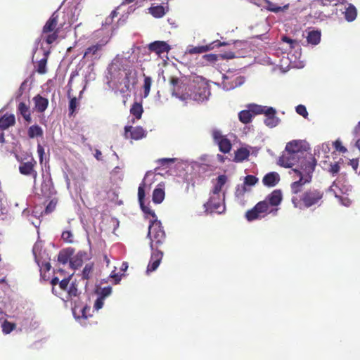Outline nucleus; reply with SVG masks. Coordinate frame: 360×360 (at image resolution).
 Here are the masks:
<instances>
[{
    "label": "nucleus",
    "instance_id": "obj_1",
    "mask_svg": "<svg viewBox=\"0 0 360 360\" xmlns=\"http://www.w3.org/2000/svg\"><path fill=\"white\" fill-rule=\"evenodd\" d=\"M285 149L302 158L301 159V170L292 169L299 179L292 182L290 184V188L293 191L297 192L300 188L301 182L311 181L312 174L316 165V160L312 154L307 151L308 147L306 142L302 140H293L288 142Z\"/></svg>",
    "mask_w": 360,
    "mask_h": 360
},
{
    "label": "nucleus",
    "instance_id": "obj_2",
    "mask_svg": "<svg viewBox=\"0 0 360 360\" xmlns=\"http://www.w3.org/2000/svg\"><path fill=\"white\" fill-rule=\"evenodd\" d=\"M169 83L172 86V95L181 101L197 100L202 94V88L205 89V82L201 77H195L189 82L176 77H171Z\"/></svg>",
    "mask_w": 360,
    "mask_h": 360
},
{
    "label": "nucleus",
    "instance_id": "obj_3",
    "mask_svg": "<svg viewBox=\"0 0 360 360\" xmlns=\"http://www.w3.org/2000/svg\"><path fill=\"white\" fill-rule=\"evenodd\" d=\"M310 181L301 182L299 191L295 192L291 189L293 195L291 199L294 207L298 209L320 207L323 202L324 191L321 188H310L302 191L303 186Z\"/></svg>",
    "mask_w": 360,
    "mask_h": 360
},
{
    "label": "nucleus",
    "instance_id": "obj_4",
    "mask_svg": "<svg viewBox=\"0 0 360 360\" xmlns=\"http://www.w3.org/2000/svg\"><path fill=\"white\" fill-rule=\"evenodd\" d=\"M148 236L150 239L151 249L159 250L158 248H161L166 241V234L160 221L158 219L150 221Z\"/></svg>",
    "mask_w": 360,
    "mask_h": 360
},
{
    "label": "nucleus",
    "instance_id": "obj_5",
    "mask_svg": "<svg viewBox=\"0 0 360 360\" xmlns=\"http://www.w3.org/2000/svg\"><path fill=\"white\" fill-rule=\"evenodd\" d=\"M58 23V13H53L49 19L46 22L42 29L41 37L48 44H52L58 38V34L61 27H57Z\"/></svg>",
    "mask_w": 360,
    "mask_h": 360
},
{
    "label": "nucleus",
    "instance_id": "obj_6",
    "mask_svg": "<svg viewBox=\"0 0 360 360\" xmlns=\"http://www.w3.org/2000/svg\"><path fill=\"white\" fill-rule=\"evenodd\" d=\"M122 70L124 72V86L129 89L131 84H134L136 80V72L128 65H123L118 62L112 63L110 68V74L115 77V72Z\"/></svg>",
    "mask_w": 360,
    "mask_h": 360
},
{
    "label": "nucleus",
    "instance_id": "obj_7",
    "mask_svg": "<svg viewBox=\"0 0 360 360\" xmlns=\"http://www.w3.org/2000/svg\"><path fill=\"white\" fill-rule=\"evenodd\" d=\"M278 208H272L268 211V206L266 202L259 201L252 209L248 210L245 214V219L248 221H252L259 218L264 217L269 213L276 212Z\"/></svg>",
    "mask_w": 360,
    "mask_h": 360
},
{
    "label": "nucleus",
    "instance_id": "obj_8",
    "mask_svg": "<svg viewBox=\"0 0 360 360\" xmlns=\"http://www.w3.org/2000/svg\"><path fill=\"white\" fill-rule=\"evenodd\" d=\"M301 159H302V158H300V155H297L285 149L282 155L278 158V164L285 168H290L293 165H297V167L295 169L301 170Z\"/></svg>",
    "mask_w": 360,
    "mask_h": 360
},
{
    "label": "nucleus",
    "instance_id": "obj_9",
    "mask_svg": "<svg viewBox=\"0 0 360 360\" xmlns=\"http://www.w3.org/2000/svg\"><path fill=\"white\" fill-rule=\"evenodd\" d=\"M206 212L210 213L221 214L225 212V192L222 193V199L219 195H213L210 198L209 201L205 204Z\"/></svg>",
    "mask_w": 360,
    "mask_h": 360
},
{
    "label": "nucleus",
    "instance_id": "obj_10",
    "mask_svg": "<svg viewBox=\"0 0 360 360\" xmlns=\"http://www.w3.org/2000/svg\"><path fill=\"white\" fill-rule=\"evenodd\" d=\"M108 41L101 40L96 44H92L86 49L83 58H87L91 61L99 60L102 56L103 48Z\"/></svg>",
    "mask_w": 360,
    "mask_h": 360
},
{
    "label": "nucleus",
    "instance_id": "obj_11",
    "mask_svg": "<svg viewBox=\"0 0 360 360\" xmlns=\"http://www.w3.org/2000/svg\"><path fill=\"white\" fill-rule=\"evenodd\" d=\"M124 136L125 139H131L134 140H139L146 136V131L141 127L126 126L124 127Z\"/></svg>",
    "mask_w": 360,
    "mask_h": 360
},
{
    "label": "nucleus",
    "instance_id": "obj_12",
    "mask_svg": "<svg viewBox=\"0 0 360 360\" xmlns=\"http://www.w3.org/2000/svg\"><path fill=\"white\" fill-rule=\"evenodd\" d=\"M283 194L280 189L274 190L264 200L268 206V211L271 210L270 207H278L282 202Z\"/></svg>",
    "mask_w": 360,
    "mask_h": 360
},
{
    "label": "nucleus",
    "instance_id": "obj_13",
    "mask_svg": "<svg viewBox=\"0 0 360 360\" xmlns=\"http://www.w3.org/2000/svg\"><path fill=\"white\" fill-rule=\"evenodd\" d=\"M36 165L37 162L33 159L31 161L23 162L19 166V172L23 175H31L35 181L37 176V172L34 169Z\"/></svg>",
    "mask_w": 360,
    "mask_h": 360
},
{
    "label": "nucleus",
    "instance_id": "obj_14",
    "mask_svg": "<svg viewBox=\"0 0 360 360\" xmlns=\"http://www.w3.org/2000/svg\"><path fill=\"white\" fill-rule=\"evenodd\" d=\"M56 191L53 185L50 180H44L41 184L39 192L37 194L39 198H50Z\"/></svg>",
    "mask_w": 360,
    "mask_h": 360
},
{
    "label": "nucleus",
    "instance_id": "obj_15",
    "mask_svg": "<svg viewBox=\"0 0 360 360\" xmlns=\"http://www.w3.org/2000/svg\"><path fill=\"white\" fill-rule=\"evenodd\" d=\"M276 110L274 108L269 107L266 108L264 122L267 127L273 128L279 124L280 119L276 116Z\"/></svg>",
    "mask_w": 360,
    "mask_h": 360
},
{
    "label": "nucleus",
    "instance_id": "obj_16",
    "mask_svg": "<svg viewBox=\"0 0 360 360\" xmlns=\"http://www.w3.org/2000/svg\"><path fill=\"white\" fill-rule=\"evenodd\" d=\"M258 181V179L254 175H247L245 177L244 184L241 186H238L236 191V195L238 198L243 197L247 192L246 186H254Z\"/></svg>",
    "mask_w": 360,
    "mask_h": 360
},
{
    "label": "nucleus",
    "instance_id": "obj_17",
    "mask_svg": "<svg viewBox=\"0 0 360 360\" xmlns=\"http://www.w3.org/2000/svg\"><path fill=\"white\" fill-rule=\"evenodd\" d=\"M163 257V252L161 250H155L150 256V259L147 267V272H153L159 266Z\"/></svg>",
    "mask_w": 360,
    "mask_h": 360
},
{
    "label": "nucleus",
    "instance_id": "obj_18",
    "mask_svg": "<svg viewBox=\"0 0 360 360\" xmlns=\"http://www.w3.org/2000/svg\"><path fill=\"white\" fill-rule=\"evenodd\" d=\"M225 42L213 41L205 46H198L188 49L187 52L190 54L202 53L213 49L215 46H224Z\"/></svg>",
    "mask_w": 360,
    "mask_h": 360
},
{
    "label": "nucleus",
    "instance_id": "obj_19",
    "mask_svg": "<svg viewBox=\"0 0 360 360\" xmlns=\"http://www.w3.org/2000/svg\"><path fill=\"white\" fill-rule=\"evenodd\" d=\"M148 49L150 51L155 52L158 55L167 53L170 50V46L163 41H155L149 44Z\"/></svg>",
    "mask_w": 360,
    "mask_h": 360
},
{
    "label": "nucleus",
    "instance_id": "obj_20",
    "mask_svg": "<svg viewBox=\"0 0 360 360\" xmlns=\"http://www.w3.org/2000/svg\"><path fill=\"white\" fill-rule=\"evenodd\" d=\"M280 180V175L277 172H271L264 176L262 183L266 187H274L279 183Z\"/></svg>",
    "mask_w": 360,
    "mask_h": 360
},
{
    "label": "nucleus",
    "instance_id": "obj_21",
    "mask_svg": "<svg viewBox=\"0 0 360 360\" xmlns=\"http://www.w3.org/2000/svg\"><path fill=\"white\" fill-rule=\"evenodd\" d=\"M15 124V117L13 114H5L0 117V130L4 131Z\"/></svg>",
    "mask_w": 360,
    "mask_h": 360
},
{
    "label": "nucleus",
    "instance_id": "obj_22",
    "mask_svg": "<svg viewBox=\"0 0 360 360\" xmlns=\"http://www.w3.org/2000/svg\"><path fill=\"white\" fill-rule=\"evenodd\" d=\"M33 101L34 103L35 109L38 112H44L49 105V100L41 96L40 94L35 96L33 98Z\"/></svg>",
    "mask_w": 360,
    "mask_h": 360
},
{
    "label": "nucleus",
    "instance_id": "obj_23",
    "mask_svg": "<svg viewBox=\"0 0 360 360\" xmlns=\"http://www.w3.org/2000/svg\"><path fill=\"white\" fill-rule=\"evenodd\" d=\"M165 188L164 184H159L153 192L152 200L156 204L161 203L165 199Z\"/></svg>",
    "mask_w": 360,
    "mask_h": 360
},
{
    "label": "nucleus",
    "instance_id": "obj_24",
    "mask_svg": "<svg viewBox=\"0 0 360 360\" xmlns=\"http://www.w3.org/2000/svg\"><path fill=\"white\" fill-rule=\"evenodd\" d=\"M212 135L214 141L219 146V150L225 153V137L223 136L222 132L218 129H213Z\"/></svg>",
    "mask_w": 360,
    "mask_h": 360
},
{
    "label": "nucleus",
    "instance_id": "obj_25",
    "mask_svg": "<svg viewBox=\"0 0 360 360\" xmlns=\"http://www.w3.org/2000/svg\"><path fill=\"white\" fill-rule=\"evenodd\" d=\"M17 112L22 115L27 122L32 121L31 113L29 105L24 102H20L17 108Z\"/></svg>",
    "mask_w": 360,
    "mask_h": 360
},
{
    "label": "nucleus",
    "instance_id": "obj_26",
    "mask_svg": "<svg viewBox=\"0 0 360 360\" xmlns=\"http://www.w3.org/2000/svg\"><path fill=\"white\" fill-rule=\"evenodd\" d=\"M263 1L266 4V6H264L265 9L273 13H277L278 12L287 10L289 8V4H286L283 6H278L269 0Z\"/></svg>",
    "mask_w": 360,
    "mask_h": 360
},
{
    "label": "nucleus",
    "instance_id": "obj_27",
    "mask_svg": "<svg viewBox=\"0 0 360 360\" xmlns=\"http://www.w3.org/2000/svg\"><path fill=\"white\" fill-rule=\"evenodd\" d=\"M321 32L319 30H312L308 32L307 41L312 45H317L321 41Z\"/></svg>",
    "mask_w": 360,
    "mask_h": 360
},
{
    "label": "nucleus",
    "instance_id": "obj_28",
    "mask_svg": "<svg viewBox=\"0 0 360 360\" xmlns=\"http://www.w3.org/2000/svg\"><path fill=\"white\" fill-rule=\"evenodd\" d=\"M49 52L46 51L44 53V57L38 61L37 65V71L39 74L44 75L46 73V64L48 60Z\"/></svg>",
    "mask_w": 360,
    "mask_h": 360
},
{
    "label": "nucleus",
    "instance_id": "obj_29",
    "mask_svg": "<svg viewBox=\"0 0 360 360\" xmlns=\"http://www.w3.org/2000/svg\"><path fill=\"white\" fill-rule=\"evenodd\" d=\"M148 12L156 18H160L166 13L165 8L160 5L150 7Z\"/></svg>",
    "mask_w": 360,
    "mask_h": 360
},
{
    "label": "nucleus",
    "instance_id": "obj_30",
    "mask_svg": "<svg viewBox=\"0 0 360 360\" xmlns=\"http://www.w3.org/2000/svg\"><path fill=\"white\" fill-rule=\"evenodd\" d=\"M27 134L30 139L41 137L43 136V130L41 127L37 124H34L29 127Z\"/></svg>",
    "mask_w": 360,
    "mask_h": 360
},
{
    "label": "nucleus",
    "instance_id": "obj_31",
    "mask_svg": "<svg viewBox=\"0 0 360 360\" xmlns=\"http://www.w3.org/2000/svg\"><path fill=\"white\" fill-rule=\"evenodd\" d=\"M356 15L357 11L355 6L351 4H349L348 7L346 8V10L345 11V19L349 22H352L355 20Z\"/></svg>",
    "mask_w": 360,
    "mask_h": 360
},
{
    "label": "nucleus",
    "instance_id": "obj_32",
    "mask_svg": "<svg viewBox=\"0 0 360 360\" xmlns=\"http://www.w3.org/2000/svg\"><path fill=\"white\" fill-rule=\"evenodd\" d=\"M143 109L141 103L135 102L130 108V113L134 116L137 120L141 118Z\"/></svg>",
    "mask_w": 360,
    "mask_h": 360
},
{
    "label": "nucleus",
    "instance_id": "obj_33",
    "mask_svg": "<svg viewBox=\"0 0 360 360\" xmlns=\"http://www.w3.org/2000/svg\"><path fill=\"white\" fill-rule=\"evenodd\" d=\"M250 155L248 150L245 148H240L235 152L233 160L236 162H242L247 159Z\"/></svg>",
    "mask_w": 360,
    "mask_h": 360
},
{
    "label": "nucleus",
    "instance_id": "obj_34",
    "mask_svg": "<svg viewBox=\"0 0 360 360\" xmlns=\"http://www.w3.org/2000/svg\"><path fill=\"white\" fill-rule=\"evenodd\" d=\"M253 115L249 109L242 110L238 114L239 120L243 124L251 122Z\"/></svg>",
    "mask_w": 360,
    "mask_h": 360
},
{
    "label": "nucleus",
    "instance_id": "obj_35",
    "mask_svg": "<svg viewBox=\"0 0 360 360\" xmlns=\"http://www.w3.org/2000/svg\"><path fill=\"white\" fill-rule=\"evenodd\" d=\"M250 111L252 112L253 117L257 115L265 114V111L268 107L262 106L257 104H250L248 106Z\"/></svg>",
    "mask_w": 360,
    "mask_h": 360
},
{
    "label": "nucleus",
    "instance_id": "obj_36",
    "mask_svg": "<svg viewBox=\"0 0 360 360\" xmlns=\"http://www.w3.org/2000/svg\"><path fill=\"white\" fill-rule=\"evenodd\" d=\"M225 184V175H220L217 178V182L214 185V189H213V195H219V193L221 191L222 186Z\"/></svg>",
    "mask_w": 360,
    "mask_h": 360
},
{
    "label": "nucleus",
    "instance_id": "obj_37",
    "mask_svg": "<svg viewBox=\"0 0 360 360\" xmlns=\"http://www.w3.org/2000/svg\"><path fill=\"white\" fill-rule=\"evenodd\" d=\"M245 82V78L242 76H238L233 78L229 82L228 86L226 85V90L233 89L237 86L242 85Z\"/></svg>",
    "mask_w": 360,
    "mask_h": 360
},
{
    "label": "nucleus",
    "instance_id": "obj_38",
    "mask_svg": "<svg viewBox=\"0 0 360 360\" xmlns=\"http://www.w3.org/2000/svg\"><path fill=\"white\" fill-rule=\"evenodd\" d=\"M1 326H2L3 333L4 334H8L15 328L16 325L13 323H11V322L5 320L4 321V323H2Z\"/></svg>",
    "mask_w": 360,
    "mask_h": 360
},
{
    "label": "nucleus",
    "instance_id": "obj_39",
    "mask_svg": "<svg viewBox=\"0 0 360 360\" xmlns=\"http://www.w3.org/2000/svg\"><path fill=\"white\" fill-rule=\"evenodd\" d=\"M68 295L70 298L72 297H77L79 295V290L77 284L75 282H72L70 287L68 289Z\"/></svg>",
    "mask_w": 360,
    "mask_h": 360
},
{
    "label": "nucleus",
    "instance_id": "obj_40",
    "mask_svg": "<svg viewBox=\"0 0 360 360\" xmlns=\"http://www.w3.org/2000/svg\"><path fill=\"white\" fill-rule=\"evenodd\" d=\"M58 203V200L56 198H53L50 200L49 204L46 205L44 213L46 214H50L53 212L56 209V205Z\"/></svg>",
    "mask_w": 360,
    "mask_h": 360
},
{
    "label": "nucleus",
    "instance_id": "obj_41",
    "mask_svg": "<svg viewBox=\"0 0 360 360\" xmlns=\"http://www.w3.org/2000/svg\"><path fill=\"white\" fill-rule=\"evenodd\" d=\"M152 79L150 77H145L143 82L144 97H147L150 93Z\"/></svg>",
    "mask_w": 360,
    "mask_h": 360
},
{
    "label": "nucleus",
    "instance_id": "obj_42",
    "mask_svg": "<svg viewBox=\"0 0 360 360\" xmlns=\"http://www.w3.org/2000/svg\"><path fill=\"white\" fill-rule=\"evenodd\" d=\"M61 238L68 243H72L74 242V236L70 231H64L62 233Z\"/></svg>",
    "mask_w": 360,
    "mask_h": 360
},
{
    "label": "nucleus",
    "instance_id": "obj_43",
    "mask_svg": "<svg viewBox=\"0 0 360 360\" xmlns=\"http://www.w3.org/2000/svg\"><path fill=\"white\" fill-rule=\"evenodd\" d=\"M93 271V264H86L82 271V278L84 279H89L91 272Z\"/></svg>",
    "mask_w": 360,
    "mask_h": 360
},
{
    "label": "nucleus",
    "instance_id": "obj_44",
    "mask_svg": "<svg viewBox=\"0 0 360 360\" xmlns=\"http://www.w3.org/2000/svg\"><path fill=\"white\" fill-rule=\"evenodd\" d=\"M145 184L143 182L141 184L138 188V198L139 204H142L144 202L145 199Z\"/></svg>",
    "mask_w": 360,
    "mask_h": 360
},
{
    "label": "nucleus",
    "instance_id": "obj_45",
    "mask_svg": "<svg viewBox=\"0 0 360 360\" xmlns=\"http://www.w3.org/2000/svg\"><path fill=\"white\" fill-rule=\"evenodd\" d=\"M78 105V102L76 97L70 99L69 103V115L71 116L74 114Z\"/></svg>",
    "mask_w": 360,
    "mask_h": 360
},
{
    "label": "nucleus",
    "instance_id": "obj_46",
    "mask_svg": "<svg viewBox=\"0 0 360 360\" xmlns=\"http://www.w3.org/2000/svg\"><path fill=\"white\" fill-rule=\"evenodd\" d=\"M141 208L142 211L146 214L151 216L153 217V220L158 219L157 216L153 210H152L150 207L148 206L144 205V202L142 204H140Z\"/></svg>",
    "mask_w": 360,
    "mask_h": 360
},
{
    "label": "nucleus",
    "instance_id": "obj_47",
    "mask_svg": "<svg viewBox=\"0 0 360 360\" xmlns=\"http://www.w3.org/2000/svg\"><path fill=\"white\" fill-rule=\"evenodd\" d=\"M175 158H160L157 160V163L160 166H167L175 162Z\"/></svg>",
    "mask_w": 360,
    "mask_h": 360
},
{
    "label": "nucleus",
    "instance_id": "obj_48",
    "mask_svg": "<svg viewBox=\"0 0 360 360\" xmlns=\"http://www.w3.org/2000/svg\"><path fill=\"white\" fill-rule=\"evenodd\" d=\"M296 112L300 115H302L304 118H306L308 116V112L307 110V108L303 105H298L296 107Z\"/></svg>",
    "mask_w": 360,
    "mask_h": 360
},
{
    "label": "nucleus",
    "instance_id": "obj_49",
    "mask_svg": "<svg viewBox=\"0 0 360 360\" xmlns=\"http://www.w3.org/2000/svg\"><path fill=\"white\" fill-rule=\"evenodd\" d=\"M58 260L59 262L65 264L69 260V256L64 252L60 251L58 256Z\"/></svg>",
    "mask_w": 360,
    "mask_h": 360
},
{
    "label": "nucleus",
    "instance_id": "obj_50",
    "mask_svg": "<svg viewBox=\"0 0 360 360\" xmlns=\"http://www.w3.org/2000/svg\"><path fill=\"white\" fill-rule=\"evenodd\" d=\"M281 40L283 42L288 43L289 44L290 49H294L295 44H297L296 40L292 39L287 36H283L281 37Z\"/></svg>",
    "mask_w": 360,
    "mask_h": 360
},
{
    "label": "nucleus",
    "instance_id": "obj_51",
    "mask_svg": "<svg viewBox=\"0 0 360 360\" xmlns=\"http://www.w3.org/2000/svg\"><path fill=\"white\" fill-rule=\"evenodd\" d=\"M340 171V166L338 162H335V164L330 165V167L328 169V172L333 175L335 176Z\"/></svg>",
    "mask_w": 360,
    "mask_h": 360
},
{
    "label": "nucleus",
    "instance_id": "obj_52",
    "mask_svg": "<svg viewBox=\"0 0 360 360\" xmlns=\"http://www.w3.org/2000/svg\"><path fill=\"white\" fill-rule=\"evenodd\" d=\"M111 292H112L111 287H110V286L105 287V288L101 289V296L100 297H103V299H105L106 297L110 295L111 294Z\"/></svg>",
    "mask_w": 360,
    "mask_h": 360
},
{
    "label": "nucleus",
    "instance_id": "obj_53",
    "mask_svg": "<svg viewBox=\"0 0 360 360\" xmlns=\"http://www.w3.org/2000/svg\"><path fill=\"white\" fill-rule=\"evenodd\" d=\"M333 145L335 146V148L340 151V152H342V153H345L347 152V148L342 146V143L340 141L337 140L335 141L334 143H333Z\"/></svg>",
    "mask_w": 360,
    "mask_h": 360
},
{
    "label": "nucleus",
    "instance_id": "obj_54",
    "mask_svg": "<svg viewBox=\"0 0 360 360\" xmlns=\"http://www.w3.org/2000/svg\"><path fill=\"white\" fill-rule=\"evenodd\" d=\"M103 300H104V299L103 297H98L94 303V309L96 310H99L100 309H101L104 304Z\"/></svg>",
    "mask_w": 360,
    "mask_h": 360
},
{
    "label": "nucleus",
    "instance_id": "obj_55",
    "mask_svg": "<svg viewBox=\"0 0 360 360\" xmlns=\"http://www.w3.org/2000/svg\"><path fill=\"white\" fill-rule=\"evenodd\" d=\"M70 283V278H64L59 282L60 289L63 290H68V284Z\"/></svg>",
    "mask_w": 360,
    "mask_h": 360
},
{
    "label": "nucleus",
    "instance_id": "obj_56",
    "mask_svg": "<svg viewBox=\"0 0 360 360\" xmlns=\"http://www.w3.org/2000/svg\"><path fill=\"white\" fill-rule=\"evenodd\" d=\"M82 260L77 258H72L70 260V264L74 268H77L78 266L82 265Z\"/></svg>",
    "mask_w": 360,
    "mask_h": 360
},
{
    "label": "nucleus",
    "instance_id": "obj_57",
    "mask_svg": "<svg viewBox=\"0 0 360 360\" xmlns=\"http://www.w3.org/2000/svg\"><path fill=\"white\" fill-rule=\"evenodd\" d=\"M37 153H38L39 156L40 162H41L43 161V156H44V148L40 144H38V146H37Z\"/></svg>",
    "mask_w": 360,
    "mask_h": 360
},
{
    "label": "nucleus",
    "instance_id": "obj_58",
    "mask_svg": "<svg viewBox=\"0 0 360 360\" xmlns=\"http://www.w3.org/2000/svg\"><path fill=\"white\" fill-rule=\"evenodd\" d=\"M208 61L214 62L217 60V56L215 54H206L204 56Z\"/></svg>",
    "mask_w": 360,
    "mask_h": 360
},
{
    "label": "nucleus",
    "instance_id": "obj_59",
    "mask_svg": "<svg viewBox=\"0 0 360 360\" xmlns=\"http://www.w3.org/2000/svg\"><path fill=\"white\" fill-rule=\"evenodd\" d=\"M349 165H351L352 167L354 170H356L357 168H358V165H359V160H358V159H352V160H351L350 162H349Z\"/></svg>",
    "mask_w": 360,
    "mask_h": 360
},
{
    "label": "nucleus",
    "instance_id": "obj_60",
    "mask_svg": "<svg viewBox=\"0 0 360 360\" xmlns=\"http://www.w3.org/2000/svg\"><path fill=\"white\" fill-rule=\"evenodd\" d=\"M59 279L58 277H53L51 281V285H53V288H52V290L53 292L54 291V286L57 284H59Z\"/></svg>",
    "mask_w": 360,
    "mask_h": 360
},
{
    "label": "nucleus",
    "instance_id": "obj_61",
    "mask_svg": "<svg viewBox=\"0 0 360 360\" xmlns=\"http://www.w3.org/2000/svg\"><path fill=\"white\" fill-rule=\"evenodd\" d=\"M111 276L115 278V283H117L121 280V276L117 274H113L112 272Z\"/></svg>",
    "mask_w": 360,
    "mask_h": 360
},
{
    "label": "nucleus",
    "instance_id": "obj_62",
    "mask_svg": "<svg viewBox=\"0 0 360 360\" xmlns=\"http://www.w3.org/2000/svg\"><path fill=\"white\" fill-rule=\"evenodd\" d=\"M101 156H102V153L99 150H96V153H95V158L98 160H101Z\"/></svg>",
    "mask_w": 360,
    "mask_h": 360
},
{
    "label": "nucleus",
    "instance_id": "obj_63",
    "mask_svg": "<svg viewBox=\"0 0 360 360\" xmlns=\"http://www.w3.org/2000/svg\"><path fill=\"white\" fill-rule=\"evenodd\" d=\"M25 84H26V81L23 82L21 84V85H20V86L19 88L18 91H19V95L20 96H21L22 94V92H23V90H24V86H25Z\"/></svg>",
    "mask_w": 360,
    "mask_h": 360
},
{
    "label": "nucleus",
    "instance_id": "obj_64",
    "mask_svg": "<svg viewBox=\"0 0 360 360\" xmlns=\"http://www.w3.org/2000/svg\"><path fill=\"white\" fill-rule=\"evenodd\" d=\"M231 149V141L226 139V153H229Z\"/></svg>",
    "mask_w": 360,
    "mask_h": 360
}]
</instances>
